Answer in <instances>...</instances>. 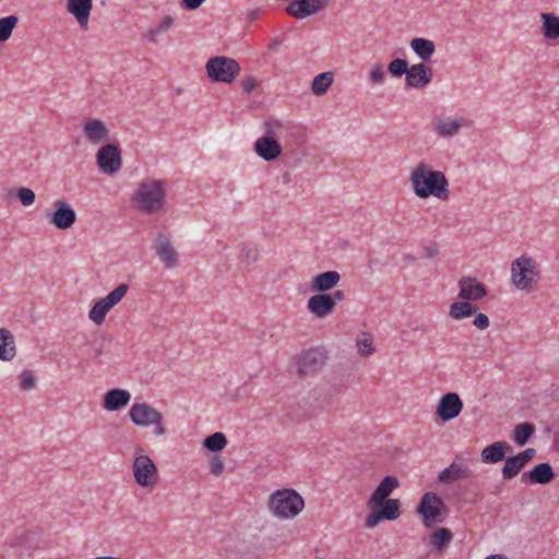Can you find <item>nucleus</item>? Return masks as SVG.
Wrapping results in <instances>:
<instances>
[{
  "mask_svg": "<svg viewBox=\"0 0 559 559\" xmlns=\"http://www.w3.org/2000/svg\"><path fill=\"white\" fill-rule=\"evenodd\" d=\"M409 68L407 61L401 58L394 59L389 64V72L393 76H401L407 74Z\"/></svg>",
  "mask_w": 559,
  "mask_h": 559,
  "instance_id": "a19ab883",
  "label": "nucleus"
},
{
  "mask_svg": "<svg viewBox=\"0 0 559 559\" xmlns=\"http://www.w3.org/2000/svg\"><path fill=\"white\" fill-rule=\"evenodd\" d=\"M19 20L15 15H9L0 19V41L8 40L17 24Z\"/></svg>",
  "mask_w": 559,
  "mask_h": 559,
  "instance_id": "58836bf2",
  "label": "nucleus"
},
{
  "mask_svg": "<svg viewBox=\"0 0 559 559\" xmlns=\"http://www.w3.org/2000/svg\"><path fill=\"white\" fill-rule=\"evenodd\" d=\"M258 86V81L253 76L243 78L241 87L245 93H251Z\"/></svg>",
  "mask_w": 559,
  "mask_h": 559,
  "instance_id": "8fccbe9b",
  "label": "nucleus"
},
{
  "mask_svg": "<svg viewBox=\"0 0 559 559\" xmlns=\"http://www.w3.org/2000/svg\"><path fill=\"white\" fill-rule=\"evenodd\" d=\"M93 0H68L67 10L72 14L82 29L87 28Z\"/></svg>",
  "mask_w": 559,
  "mask_h": 559,
  "instance_id": "aec40b11",
  "label": "nucleus"
},
{
  "mask_svg": "<svg viewBox=\"0 0 559 559\" xmlns=\"http://www.w3.org/2000/svg\"><path fill=\"white\" fill-rule=\"evenodd\" d=\"M379 512L383 520H396L401 514L400 501L397 499L384 500V502L379 507Z\"/></svg>",
  "mask_w": 559,
  "mask_h": 559,
  "instance_id": "72a5a7b5",
  "label": "nucleus"
},
{
  "mask_svg": "<svg viewBox=\"0 0 559 559\" xmlns=\"http://www.w3.org/2000/svg\"><path fill=\"white\" fill-rule=\"evenodd\" d=\"M414 193L420 199L435 197L447 201L450 198L449 180L440 170H433L424 162L418 163L409 177Z\"/></svg>",
  "mask_w": 559,
  "mask_h": 559,
  "instance_id": "f257e3e1",
  "label": "nucleus"
},
{
  "mask_svg": "<svg viewBox=\"0 0 559 559\" xmlns=\"http://www.w3.org/2000/svg\"><path fill=\"white\" fill-rule=\"evenodd\" d=\"M382 520H383V518H382V515L380 514V512L378 510L376 512L370 513L366 518L365 526L369 527V528L374 527Z\"/></svg>",
  "mask_w": 559,
  "mask_h": 559,
  "instance_id": "603ef678",
  "label": "nucleus"
},
{
  "mask_svg": "<svg viewBox=\"0 0 559 559\" xmlns=\"http://www.w3.org/2000/svg\"><path fill=\"white\" fill-rule=\"evenodd\" d=\"M397 487L399 480L396 477L391 475L385 476L370 496L369 500L367 501V507L370 510L378 509L384 502V500H389L388 497Z\"/></svg>",
  "mask_w": 559,
  "mask_h": 559,
  "instance_id": "a211bd4d",
  "label": "nucleus"
},
{
  "mask_svg": "<svg viewBox=\"0 0 559 559\" xmlns=\"http://www.w3.org/2000/svg\"><path fill=\"white\" fill-rule=\"evenodd\" d=\"M341 275L336 271H328L314 276L311 281V290L324 293L337 285Z\"/></svg>",
  "mask_w": 559,
  "mask_h": 559,
  "instance_id": "bb28decb",
  "label": "nucleus"
},
{
  "mask_svg": "<svg viewBox=\"0 0 559 559\" xmlns=\"http://www.w3.org/2000/svg\"><path fill=\"white\" fill-rule=\"evenodd\" d=\"M433 72L425 63L413 64L407 74L406 83L408 87L423 88L432 80Z\"/></svg>",
  "mask_w": 559,
  "mask_h": 559,
  "instance_id": "6ab92c4d",
  "label": "nucleus"
},
{
  "mask_svg": "<svg viewBox=\"0 0 559 559\" xmlns=\"http://www.w3.org/2000/svg\"><path fill=\"white\" fill-rule=\"evenodd\" d=\"M96 159L99 169L105 174H115L121 167V153L115 144L102 146L97 152Z\"/></svg>",
  "mask_w": 559,
  "mask_h": 559,
  "instance_id": "9b49d317",
  "label": "nucleus"
},
{
  "mask_svg": "<svg viewBox=\"0 0 559 559\" xmlns=\"http://www.w3.org/2000/svg\"><path fill=\"white\" fill-rule=\"evenodd\" d=\"M280 128H281V123L278 121H265L264 122L265 135L262 138H259L255 141L254 151L264 160H267V162L274 160L282 153V147L275 140V135Z\"/></svg>",
  "mask_w": 559,
  "mask_h": 559,
  "instance_id": "0eeeda50",
  "label": "nucleus"
},
{
  "mask_svg": "<svg viewBox=\"0 0 559 559\" xmlns=\"http://www.w3.org/2000/svg\"><path fill=\"white\" fill-rule=\"evenodd\" d=\"M205 68L209 78L214 82L231 83L240 73L239 63L225 56L210 58Z\"/></svg>",
  "mask_w": 559,
  "mask_h": 559,
  "instance_id": "423d86ee",
  "label": "nucleus"
},
{
  "mask_svg": "<svg viewBox=\"0 0 559 559\" xmlns=\"http://www.w3.org/2000/svg\"><path fill=\"white\" fill-rule=\"evenodd\" d=\"M463 409V402L457 393L450 392L444 394L437 406V415L443 421H450L457 417Z\"/></svg>",
  "mask_w": 559,
  "mask_h": 559,
  "instance_id": "ddd939ff",
  "label": "nucleus"
},
{
  "mask_svg": "<svg viewBox=\"0 0 559 559\" xmlns=\"http://www.w3.org/2000/svg\"><path fill=\"white\" fill-rule=\"evenodd\" d=\"M131 421L140 427L154 426V433L156 436H164L167 431L163 423V415L160 412L146 403H134L128 413Z\"/></svg>",
  "mask_w": 559,
  "mask_h": 559,
  "instance_id": "20e7f679",
  "label": "nucleus"
},
{
  "mask_svg": "<svg viewBox=\"0 0 559 559\" xmlns=\"http://www.w3.org/2000/svg\"><path fill=\"white\" fill-rule=\"evenodd\" d=\"M535 449L528 448L515 456L508 457L502 468V477L506 480L515 477L522 468L535 456Z\"/></svg>",
  "mask_w": 559,
  "mask_h": 559,
  "instance_id": "dca6fc26",
  "label": "nucleus"
},
{
  "mask_svg": "<svg viewBox=\"0 0 559 559\" xmlns=\"http://www.w3.org/2000/svg\"><path fill=\"white\" fill-rule=\"evenodd\" d=\"M331 0H294L286 7L288 15L305 19L325 9Z\"/></svg>",
  "mask_w": 559,
  "mask_h": 559,
  "instance_id": "f8f14e48",
  "label": "nucleus"
},
{
  "mask_svg": "<svg viewBox=\"0 0 559 559\" xmlns=\"http://www.w3.org/2000/svg\"><path fill=\"white\" fill-rule=\"evenodd\" d=\"M55 211L48 214L49 222L59 229L71 227L76 219L74 210L63 201H56Z\"/></svg>",
  "mask_w": 559,
  "mask_h": 559,
  "instance_id": "2eb2a0df",
  "label": "nucleus"
},
{
  "mask_svg": "<svg viewBox=\"0 0 559 559\" xmlns=\"http://www.w3.org/2000/svg\"><path fill=\"white\" fill-rule=\"evenodd\" d=\"M333 78L334 75L331 71L318 74L312 81V93L318 96L325 94L333 83Z\"/></svg>",
  "mask_w": 559,
  "mask_h": 559,
  "instance_id": "2f4dec72",
  "label": "nucleus"
},
{
  "mask_svg": "<svg viewBox=\"0 0 559 559\" xmlns=\"http://www.w3.org/2000/svg\"><path fill=\"white\" fill-rule=\"evenodd\" d=\"M426 251L428 257H433L437 253V251L431 248H427Z\"/></svg>",
  "mask_w": 559,
  "mask_h": 559,
  "instance_id": "13d9d810",
  "label": "nucleus"
},
{
  "mask_svg": "<svg viewBox=\"0 0 559 559\" xmlns=\"http://www.w3.org/2000/svg\"><path fill=\"white\" fill-rule=\"evenodd\" d=\"M512 447L507 441H497L487 445L481 451V461L486 464H493L502 461Z\"/></svg>",
  "mask_w": 559,
  "mask_h": 559,
  "instance_id": "b1692460",
  "label": "nucleus"
},
{
  "mask_svg": "<svg viewBox=\"0 0 559 559\" xmlns=\"http://www.w3.org/2000/svg\"><path fill=\"white\" fill-rule=\"evenodd\" d=\"M471 476L468 466L457 463L456 460L452 464L441 471L438 475V480L442 484H451L455 480L465 479Z\"/></svg>",
  "mask_w": 559,
  "mask_h": 559,
  "instance_id": "393cba45",
  "label": "nucleus"
},
{
  "mask_svg": "<svg viewBox=\"0 0 559 559\" xmlns=\"http://www.w3.org/2000/svg\"><path fill=\"white\" fill-rule=\"evenodd\" d=\"M267 507L277 519H294L304 510L305 500L296 490L284 488L270 496Z\"/></svg>",
  "mask_w": 559,
  "mask_h": 559,
  "instance_id": "f03ea898",
  "label": "nucleus"
},
{
  "mask_svg": "<svg viewBox=\"0 0 559 559\" xmlns=\"http://www.w3.org/2000/svg\"><path fill=\"white\" fill-rule=\"evenodd\" d=\"M444 502L435 492H426L417 507V512L423 515V522L427 527H431L444 520L442 509Z\"/></svg>",
  "mask_w": 559,
  "mask_h": 559,
  "instance_id": "6e6552de",
  "label": "nucleus"
},
{
  "mask_svg": "<svg viewBox=\"0 0 559 559\" xmlns=\"http://www.w3.org/2000/svg\"><path fill=\"white\" fill-rule=\"evenodd\" d=\"M85 138L94 144L108 140L109 130L99 119H90L83 126Z\"/></svg>",
  "mask_w": 559,
  "mask_h": 559,
  "instance_id": "5701e85b",
  "label": "nucleus"
},
{
  "mask_svg": "<svg viewBox=\"0 0 559 559\" xmlns=\"http://www.w3.org/2000/svg\"><path fill=\"white\" fill-rule=\"evenodd\" d=\"M135 201L141 211L147 214L163 210L166 202V192L162 181L147 180L140 185Z\"/></svg>",
  "mask_w": 559,
  "mask_h": 559,
  "instance_id": "7ed1b4c3",
  "label": "nucleus"
},
{
  "mask_svg": "<svg viewBox=\"0 0 559 559\" xmlns=\"http://www.w3.org/2000/svg\"><path fill=\"white\" fill-rule=\"evenodd\" d=\"M411 47L423 61H428L436 50L435 43L425 38L412 39Z\"/></svg>",
  "mask_w": 559,
  "mask_h": 559,
  "instance_id": "7c9ffc66",
  "label": "nucleus"
},
{
  "mask_svg": "<svg viewBox=\"0 0 559 559\" xmlns=\"http://www.w3.org/2000/svg\"><path fill=\"white\" fill-rule=\"evenodd\" d=\"M129 286L127 284L118 285L114 290H111L106 297V301L111 305V307L116 306L121 299L126 296Z\"/></svg>",
  "mask_w": 559,
  "mask_h": 559,
  "instance_id": "ea45409f",
  "label": "nucleus"
},
{
  "mask_svg": "<svg viewBox=\"0 0 559 559\" xmlns=\"http://www.w3.org/2000/svg\"><path fill=\"white\" fill-rule=\"evenodd\" d=\"M36 379L33 371L25 369L20 374V388L24 391L35 388Z\"/></svg>",
  "mask_w": 559,
  "mask_h": 559,
  "instance_id": "37998d69",
  "label": "nucleus"
},
{
  "mask_svg": "<svg viewBox=\"0 0 559 559\" xmlns=\"http://www.w3.org/2000/svg\"><path fill=\"white\" fill-rule=\"evenodd\" d=\"M15 194L25 206L33 204L35 201V193L29 188H19Z\"/></svg>",
  "mask_w": 559,
  "mask_h": 559,
  "instance_id": "c03bdc74",
  "label": "nucleus"
},
{
  "mask_svg": "<svg viewBox=\"0 0 559 559\" xmlns=\"http://www.w3.org/2000/svg\"><path fill=\"white\" fill-rule=\"evenodd\" d=\"M384 76V71L380 64L376 66L370 72V80L372 83L383 82Z\"/></svg>",
  "mask_w": 559,
  "mask_h": 559,
  "instance_id": "09e8293b",
  "label": "nucleus"
},
{
  "mask_svg": "<svg viewBox=\"0 0 559 559\" xmlns=\"http://www.w3.org/2000/svg\"><path fill=\"white\" fill-rule=\"evenodd\" d=\"M540 19L544 36L548 39H557L559 37V16L554 13H542Z\"/></svg>",
  "mask_w": 559,
  "mask_h": 559,
  "instance_id": "c756f323",
  "label": "nucleus"
},
{
  "mask_svg": "<svg viewBox=\"0 0 559 559\" xmlns=\"http://www.w3.org/2000/svg\"><path fill=\"white\" fill-rule=\"evenodd\" d=\"M204 447L212 451V452H217V451H221L223 450L226 444H227V439L225 437L224 433L222 432H215L211 436H209L204 442H203Z\"/></svg>",
  "mask_w": 559,
  "mask_h": 559,
  "instance_id": "4c0bfd02",
  "label": "nucleus"
},
{
  "mask_svg": "<svg viewBox=\"0 0 559 559\" xmlns=\"http://www.w3.org/2000/svg\"><path fill=\"white\" fill-rule=\"evenodd\" d=\"M15 354V342L12 333L7 329H0V360L10 361Z\"/></svg>",
  "mask_w": 559,
  "mask_h": 559,
  "instance_id": "cd10ccee",
  "label": "nucleus"
},
{
  "mask_svg": "<svg viewBox=\"0 0 559 559\" xmlns=\"http://www.w3.org/2000/svg\"><path fill=\"white\" fill-rule=\"evenodd\" d=\"M260 16V10L259 9H255V10H252L248 13V19L250 21H254L257 20L258 17Z\"/></svg>",
  "mask_w": 559,
  "mask_h": 559,
  "instance_id": "6e6d98bb",
  "label": "nucleus"
},
{
  "mask_svg": "<svg viewBox=\"0 0 559 559\" xmlns=\"http://www.w3.org/2000/svg\"><path fill=\"white\" fill-rule=\"evenodd\" d=\"M173 23H174V20L170 15L165 16L157 26H155L148 31V34H147L148 38L151 40H154L158 34L166 32L168 28H170Z\"/></svg>",
  "mask_w": 559,
  "mask_h": 559,
  "instance_id": "79ce46f5",
  "label": "nucleus"
},
{
  "mask_svg": "<svg viewBox=\"0 0 559 559\" xmlns=\"http://www.w3.org/2000/svg\"><path fill=\"white\" fill-rule=\"evenodd\" d=\"M459 298L462 300L477 301L487 295V288L477 278L464 276L459 281Z\"/></svg>",
  "mask_w": 559,
  "mask_h": 559,
  "instance_id": "4468645a",
  "label": "nucleus"
},
{
  "mask_svg": "<svg viewBox=\"0 0 559 559\" xmlns=\"http://www.w3.org/2000/svg\"><path fill=\"white\" fill-rule=\"evenodd\" d=\"M535 431L533 424L524 423L514 428L513 439L519 445H524Z\"/></svg>",
  "mask_w": 559,
  "mask_h": 559,
  "instance_id": "c9c22d12",
  "label": "nucleus"
},
{
  "mask_svg": "<svg viewBox=\"0 0 559 559\" xmlns=\"http://www.w3.org/2000/svg\"><path fill=\"white\" fill-rule=\"evenodd\" d=\"M242 258L247 264L253 263L258 260V250L255 248H243Z\"/></svg>",
  "mask_w": 559,
  "mask_h": 559,
  "instance_id": "3c124183",
  "label": "nucleus"
},
{
  "mask_svg": "<svg viewBox=\"0 0 559 559\" xmlns=\"http://www.w3.org/2000/svg\"><path fill=\"white\" fill-rule=\"evenodd\" d=\"M478 307L468 300L455 301L450 306L449 316L454 320H463L476 314Z\"/></svg>",
  "mask_w": 559,
  "mask_h": 559,
  "instance_id": "c85d7f7f",
  "label": "nucleus"
},
{
  "mask_svg": "<svg viewBox=\"0 0 559 559\" xmlns=\"http://www.w3.org/2000/svg\"><path fill=\"white\" fill-rule=\"evenodd\" d=\"M474 326L479 329V330H486L490 322H489V318L485 314V313H477L476 312V317L474 319V322H473Z\"/></svg>",
  "mask_w": 559,
  "mask_h": 559,
  "instance_id": "49530a36",
  "label": "nucleus"
},
{
  "mask_svg": "<svg viewBox=\"0 0 559 559\" xmlns=\"http://www.w3.org/2000/svg\"><path fill=\"white\" fill-rule=\"evenodd\" d=\"M132 469L135 481L141 487H154L158 483L157 467L150 456H136Z\"/></svg>",
  "mask_w": 559,
  "mask_h": 559,
  "instance_id": "9d476101",
  "label": "nucleus"
},
{
  "mask_svg": "<svg viewBox=\"0 0 559 559\" xmlns=\"http://www.w3.org/2000/svg\"><path fill=\"white\" fill-rule=\"evenodd\" d=\"M130 399L131 395L127 390L112 389L105 394L103 406L110 412L119 411L130 402Z\"/></svg>",
  "mask_w": 559,
  "mask_h": 559,
  "instance_id": "a878e982",
  "label": "nucleus"
},
{
  "mask_svg": "<svg viewBox=\"0 0 559 559\" xmlns=\"http://www.w3.org/2000/svg\"><path fill=\"white\" fill-rule=\"evenodd\" d=\"M328 359L326 352L320 348H310L296 360V372L300 378L319 372Z\"/></svg>",
  "mask_w": 559,
  "mask_h": 559,
  "instance_id": "1a4fd4ad",
  "label": "nucleus"
},
{
  "mask_svg": "<svg viewBox=\"0 0 559 559\" xmlns=\"http://www.w3.org/2000/svg\"><path fill=\"white\" fill-rule=\"evenodd\" d=\"M453 538V534L449 528H438L430 536L431 545L441 551Z\"/></svg>",
  "mask_w": 559,
  "mask_h": 559,
  "instance_id": "f704fd0d",
  "label": "nucleus"
},
{
  "mask_svg": "<svg viewBox=\"0 0 559 559\" xmlns=\"http://www.w3.org/2000/svg\"><path fill=\"white\" fill-rule=\"evenodd\" d=\"M307 307L309 311L317 318H325L334 309L333 300L331 299L329 294L324 293L311 296L308 299Z\"/></svg>",
  "mask_w": 559,
  "mask_h": 559,
  "instance_id": "4be33fe9",
  "label": "nucleus"
},
{
  "mask_svg": "<svg viewBox=\"0 0 559 559\" xmlns=\"http://www.w3.org/2000/svg\"><path fill=\"white\" fill-rule=\"evenodd\" d=\"M357 348H358V353L361 355V356H370L373 350H374V347H373V344H372V338L371 337H365L362 340H358L357 341Z\"/></svg>",
  "mask_w": 559,
  "mask_h": 559,
  "instance_id": "a18cd8bd",
  "label": "nucleus"
},
{
  "mask_svg": "<svg viewBox=\"0 0 559 559\" xmlns=\"http://www.w3.org/2000/svg\"><path fill=\"white\" fill-rule=\"evenodd\" d=\"M329 296L333 300V307H335L336 302L345 299V294L343 290H335L334 293L329 294Z\"/></svg>",
  "mask_w": 559,
  "mask_h": 559,
  "instance_id": "5fc2aeb1",
  "label": "nucleus"
},
{
  "mask_svg": "<svg viewBox=\"0 0 559 559\" xmlns=\"http://www.w3.org/2000/svg\"><path fill=\"white\" fill-rule=\"evenodd\" d=\"M485 559H509V558L507 556H504V555H491V556H488Z\"/></svg>",
  "mask_w": 559,
  "mask_h": 559,
  "instance_id": "4d7b16f0",
  "label": "nucleus"
},
{
  "mask_svg": "<svg viewBox=\"0 0 559 559\" xmlns=\"http://www.w3.org/2000/svg\"><path fill=\"white\" fill-rule=\"evenodd\" d=\"M205 0H182V4L189 10H195L201 7Z\"/></svg>",
  "mask_w": 559,
  "mask_h": 559,
  "instance_id": "864d4df0",
  "label": "nucleus"
},
{
  "mask_svg": "<svg viewBox=\"0 0 559 559\" xmlns=\"http://www.w3.org/2000/svg\"><path fill=\"white\" fill-rule=\"evenodd\" d=\"M512 282L521 290H528L539 280L536 261L522 255L512 262Z\"/></svg>",
  "mask_w": 559,
  "mask_h": 559,
  "instance_id": "39448f33",
  "label": "nucleus"
},
{
  "mask_svg": "<svg viewBox=\"0 0 559 559\" xmlns=\"http://www.w3.org/2000/svg\"><path fill=\"white\" fill-rule=\"evenodd\" d=\"M111 308V305H109L105 298H102L94 304L90 310L88 317L94 323L100 324L104 322L106 314Z\"/></svg>",
  "mask_w": 559,
  "mask_h": 559,
  "instance_id": "473e14b6",
  "label": "nucleus"
},
{
  "mask_svg": "<svg viewBox=\"0 0 559 559\" xmlns=\"http://www.w3.org/2000/svg\"><path fill=\"white\" fill-rule=\"evenodd\" d=\"M555 472L550 464L540 463L522 476V481L546 485L555 479Z\"/></svg>",
  "mask_w": 559,
  "mask_h": 559,
  "instance_id": "412c9836",
  "label": "nucleus"
},
{
  "mask_svg": "<svg viewBox=\"0 0 559 559\" xmlns=\"http://www.w3.org/2000/svg\"><path fill=\"white\" fill-rule=\"evenodd\" d=\"M210 471L213 475L219 476L224 471V462L215 456L210 462Z\"/></svg>",
  "mask_w": 559,
  "mask_h": 559,
  "instance_id": "de8ad7c7",
  "label": "nucleus"
},
{
  "mask_svg": "<svg viewBox=\"0 0 559 559\" xmlns=\"http://www.w3.org/2000/svg\"><path fill=\"white\" fill-rule=\"evenodd\" d=\"M154 249L166 267H175L178 263V254L168 235L158 234L154 241Z\"/></svg>",
  "mask_w": 559,
  "mask_h": 559,
  "instance_id": "f3484780",
  "label": "nucleus"
},
{
  "mask_svg": "<svg viewBox=\"0 0 559 559\" xmlns=\"http://www.w3.org/2000/svg\"><path fill=\"white\" fill-rule=\"evenodd\" d=\"M463 119L459 120H439L436 124V131L439 135L449 136L455 134L462 127Z\"/></svg>",
  "mask_w": 559,
  "mask_h": 559,
  "instance_id": "e433bc0d",
  "label": "nucleus"
}]
</instances>
